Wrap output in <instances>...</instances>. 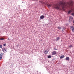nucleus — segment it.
<instances>
[{"instance_id":"1","label":"nucleus","mask_w":74,"mask_h":74,"mask_svg":"<svg viewBox=\"0 0 74 74\" xmlns=\"http://www.w3.org/2000/svg\"><path fill=\"white\" fill-rule=\"evenodd\" d=\"M73 1H71L68 3H66L63 1H62L56 4L49 5H48V7L49 8H50V7H51V6H52L54 8H55V9H56L57 10H59V9L60 8V5L62 6V9L64 10V8H66L67 7L70 8L71 10H69L68 12V14H69L71 12L74 11V9L73 8Z\"/></svg>"},{"instance_id":"2","label":"nucleus","mask_w":74,"mask_h":74,"mask_svg":"<svg viewBox=\"0 0 74 74\" xmlns=\"http://www.w3.org/2000/svg\"><path fill=\"white\" fill-rule=\"evenodd\" d=\"M2 51L3 52H7V49L5 48H3L2 49Z\"/></svg>"},{"instance_id":"3","label":"nucleus","mask_w":74,"mask_h":74,"mask_svg":"<svg viewBox=\"0 0 74 74\" xmlns=\"http://www.w3.org/2000/svg\"><path fill=\"white\" fill-rule=\"evenodd\" d=\"M71 29H72L73 32H74V27L73 26H71Z\"/></svg>"},{"instance_id":"4","label":"nucleus","mask_w":74,"mask_h":74,"mask_svg":"<svg viewBox=\"0 0 74 74\" xmlns=\"http://www.w3.org/2000/svg\"><path fill=\"white\" fill-rule=\"evenodd\" d=\"M48 50H45L44 51V53H45V55H47V54H48Z\"/></svg>"},{"instance_id":"5","label":"nucleus","mask_w":74,"mask_h":74,"mask_svg":"<svg viewBox=\"0 0 74 74\" xmlns=\"http://www.w3.org/2000/svg\"><path fill=\"white\" fill-rule=\"evenodd\" d=\"M56 51H53L52 52V55H56Z\"/></svg>"},{"instance_id":"6","label":"nucleus","mask_w":74,"mask_h":74,"mask_svg":"<svg viewBox=\"0 0 74 74\" xmlns=\"http://www.w3.org/2000/svg\"><path fill=\"white\" fill-rule=\"evenodd\" d=\"M40 19H44V15H42L40 17Z\"/></svg>"},{"instance_id":"7","label":"nucleus","mask_w":74,"mask_h":74,"mask_svg":"<svg viewBox=\"0 0 74 74\" xmlns=\"http://www.w3.org/2000/svg\"><path fill=\"white\" fill-rule=\"evenodd\" d=\"M65 59L66 60H70V58L69 57H67Z\"/></svg>"},{"instance_id":"8","label":"nucleus","mask_w":74,"mask_h":74,"mask_svg":"<svg viewBox=\"0 0 74 74\" xmlns=\"http://www.w3.org/2000/svg\"><path fill=\"white\" fill-rule=\"evenodd\" d=\"M73 17H72L71 16H70L69 21H72L73 20Z\"/></svg>"},{"instance_id":"9","label":"nucleus","mask_w":74,"mask_h":74,"mask_svg":"<svg viewBox=\"0 0 74 74\" xmlns=\"http://www.w3.org/2000/svg\"><path fill=\"white\" fill-rule=\"evenodd\" d=\"M59 39H60V38H59V37H58L56 39V41H58V40H59Z\"/></svg>"},{"instance_id":"10","label":"nucleus","mask_w":74,"mask_h":74,"mask_svg":"<svg viewBox=\"0 0 74 74\" xmlns=\"http://www.w3.org/2000/svg\"><path fill=\"white\" fill-rule=\"evenodd\" d=\"M64 58V56H62L60 57V59H62V58Z\"/></svg>"},{"instance_id":"11","label":"nucleus","mask_w":74,"mask_h":74,"mask_svg":"<svg viewBox=\"0 0 74 74\" xmlns=\"http://www.w3.org/2000/svg\"><path fill=\"white\" fill-rule=\"evenodd\" d=\"M57 28L58 29H62V27H57Z\"/></svg>"},{"instance_id":"12","label":"nucleus","mask_w":74,"mask_h":74,"mask_svg":"<svg viewBox=\"0 0 74 74\" xmlns=\"http://www.w3.org/2000/svg\"><path fill=\"white\" fill-rule=\"evenodd\" d=\"M0 40H5V39L3 38H0Z\"/></svg>"},{"instance_id":"13","label":"nucleus","mask_w":74,"mask_h":74,"mask_svg":"<svg viewBox=\"0 0 74 74\" xmlns=\"http://www.w3.org/2000/svg\"><path fill=\"white\" fill-rule=\"evenodd\" d=\"M48 58H51V56H49L47 57Z\"/></svg>"},{"instance_id":"14","label":"nucleus","mask_w":74,"mask_h":74,"mask_svg":"<svg viewBox=\"0 0 74 74\" xmlns=\"http://www.w3.org/2000/svg\"><path fill=\"white\" fill-rule=\"evenodd\" d=\"M69 47L70 48H71L72 47H73V46H72V45H70V46H69Z\"/></svg>"},{"instance_id":"15","label":"nucleus","mask_w":74,"mask_h":74,"mask_svg":"<svg viewBox=\"0 0 74 74\" xmlns=\"http://www.w3.org/2000/svg\"><path fill=\"white\" fill-rule=\"evenodd\" d=\"M2 59V56H0V60Z\"/></svg>"},{"instance_id":"16","label":"nucleus","mask_w":74,"mask_h":74,"mask_svg":"<svg viewBox=\"0 0 74 74\" xmlns=\"http://www.w3.org/2000/svg\"><path fill=\"white\" fill-rule=\"evenodd\" d=\"M62 29L64 30H65V29H66V28H65V27H63Z\"/></svg>"},{"instance_id":"17","label":"nucleus","mask_w":74,"mask_h":74,"mask_svg":"<svg viewBox=\"0 0 74 74\" xmlns=\"http://www.w3.org/2000/svg\"><path fill=\"white\" fill-rule=\"evenodd\" d=\"M3 55H4V53H1L0 55H1V56H2Z\"/></svg>"},{"instance_id":"18","label":"nucleus","mask_w":74,"mask_h":74,"mask_svg":"<svg viewBox=\"0 0 74 74\" xmlns=\"http://www.w3.org/2000/svg\"><path fill=\"white\" fill-rule=\"evenodd\" d=\"M71 15H73V16H74V13H72Z\"/></svg>"},{"instance_id":"19","label":"nucleus","mask_w":74,"mask_h":74,"mask_svg":"<svg viewBox=\"0 0 74 74\" xmlns=\"http://www.w3.org/2000/svg\"><path fill=\"white\" fill-rule=\"evenodd\" d=\"M2 45H0V48H2Z\"/></svg>"},{"instance_id":"20","label":"nucleus","mask_w":74,"mask_h":74,"mask_svg":"<svg viewBox=\"0 0 74 74\" xmlns=\"http://www.w3.org/2000/svg\"><path fill=\"white\" fill-rule=\"evenodd\" d=\"M3 46H5L6 45V44H4L3 45Z\"/></svg>"},{"instance_id":"21","label":"nucleus","mask_w":74,"mask_h":74,"mask_svg":"<svg viewBox=\"0 0 74 74\" xmlns=\"http://www.w3.org/2000/svg\"><path fill=\"white\" fill-rule=\"evenodd\" d=\"M54 49H55V50H57V49H55V48Z\"/></svg>"},{"instance_id":"22","label":"nucleus","mask_w":74,"mask_h":74,"mask_svg":"<svg viewBox=\"0 0 74 74\" xmlns=\"http://www.w3.org/2000/svg\"><path fill=\"white\" fill-rule=\"evenodd\" d=\"M16 46L17 47H19V45H17Z\"/></svg>"},{"instance_id":"23","label":"nucleus","mask_w":74,"mask_h":74,"mask_svg":"<svg viewBox=\"0 0 74 74\" xmlns=\"http://www.w3.org/2000/svg\"><path fill=\"white\" fill-rule=\"evenodd\" d=\"M8 40H10V38H8Z\"/></svg>"},{"instance_id":"24","label":"nucleus","mask_w":74,"mask_h":74,"mask_svg":"<svg viewBox=\"0 0 74 74\" xmlns=\"http://www.w3.org/2000/svg\"><path fill=\"white\" fill-rule=\"evenodd\" d=\"M73 23H74V21H73Z\"/></svg>"},{"instance_id":"25","label":"nucleus","mask_w":74,"mask_h":74,"mask_svg":"<svg viewBox=\"0 0 74 74\" xmlns=\"http://www.w3.org/2000/svg\"><path fill=\"white\" fill-rule=\"evenodd\" d=\"M33 0V1H34V0Z\"/></svg>"},{"instance_id":"26","label":"nucleus","mask_w":74,"mask_h":74,"mask_svg":"<svg viewBox=\"0 0 74 74\" xmlns=\"http://www.w3.org/2000/svg\"><path fill=\"white\" fill-rule=\"evenodd\" d=\"M62 32H64L63 31V30H62Z\"/></svg>"}]
</instances>
